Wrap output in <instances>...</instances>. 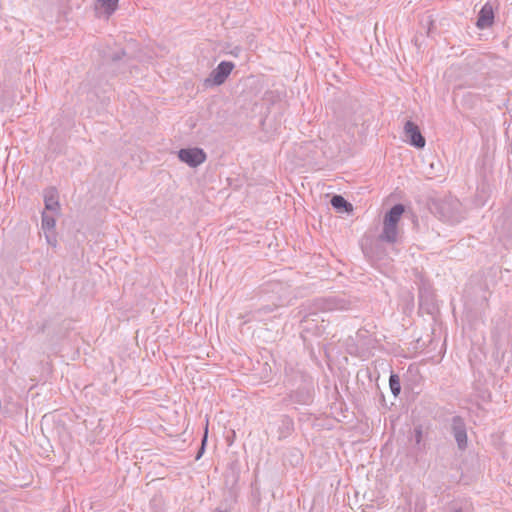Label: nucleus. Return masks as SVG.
I'll list each match as a JSON object with an SVG mask.
<instances>
[{"mask_svg":"<svg viewBox=\"0 0 512 512\" xmlns=\"http://www.w3.org/2000/svg\"><path fill=\"white\" fill-rule=\"evenodd\" d=\"M280 307L281 306L275 303L274 301L272 302V304L263 305L260 308L252 310L247 314L248 321L266 322L272 320L273 318L277 317L275 312Z\"/></svg>","mask_w":512,"mask_h":512,"instance_id":"12","label":"nucleus"},{"mask_svg":"<svg viewBox=\"0 0 512 512\" xmlns=\"http://www.w3.org/2000/svg\"><path fill=\"white\" fill-rule=\"evenodd\" d=\"M445 205H446V203H442V204L440 205V210H441V213H442V217H443V219H444L445 221H450V220H452V216H451V215H449V214H445V213H443V210L445 209Z\"/></svg>","mask_w":512,"mask_h":512,"instance_id":"25","label":"nucleus"},{"mask_svg":"<svg viewBox=\"0 0 512 512\" xmlns=\"http://www.w3.org/2000/svg\"><path fill=\"white\" fill-rule=\"evenodd\" d=\"M110 60L113 71H117L121 74L132 73L131 69L134 67L132 64L133 58L128 56L124 49L113 52L110 55Z\"/></svg>","mask_w":512,"mask_h":512,"instance_id":"9","label":"nucleus"},{"mask_svg":"<svg viewBox=\"0 0 512 512\" xmlns=\"http://www.w3.org/2000/svg\"><path fill=\"white\" fill-rule=\"evenodd\" d=\"M294 430V422L292 418L283 415L278 426V439L282 440L291 435Z\"/></svg>","mask_w":512,"mask_h":512,"instance_id":"16","label":"nucleus"},{"mask_svg":"<svg viewBox=\"0 0 512 512\" xmlns=\"http://www.w3.org/2000/svg\"><path fill=\"white\" fill-rule=\"evenodd\" d=\"M100 6L104 9L107 16H111L118 7L119 0H97Z\"/></svg>","mask_w":512,"mask_h":512,"instance_id":"19","label":"nucleus"},{"mask_svg":"<svg viewBox=\"0 0 512 512\" xmlns=\"http://www.w3.org/2000/svg\"><path fill=\"white\" fill-rule=\"evenodd\" d=\"M206 442H207V432L205 433V435H204V437L202 439L201 447H200V449H199V451H198V453H197V455L195 457L196 460H199L202 457V455H203V453L205 451Z\"/></svg>","mask_w":512,"mask_h":512,"instance_id":"24","label":"nucleus"},{"mask_svg":"<svg viewBox=\"0 0 512 512\" xmlns=\"http://www.w3.org/2000/svg\"><path fill=\"white\" fill-rule=\"evenodd\" d=\"M352 308V302L345 296L316 297L305 301L299 307L298 315L302 333L321 335L325 327L321 314L333 311H347Z\"/></svg>","mask_w":512,"mask_h":512,"instance_id":"1","label":"nucleus"},{"mask_svg":"<svg viewBox=\"0 0 512 512\" xmlns=\"http://www.w3.org/2000/svg\"><path fill=\"white\" fill-rule=\"evenodd\" d=\"M215 512H228V511H226V510H221V509L217 508V509L215 510Z\"/></svg>","mask_w":512,"mask_h":512,"instance_id":"27","label":"nucleus"},{"mask_svg":"<svg viewBox=\"0 0 512 512\" xmlns=\"http://www.w3.org/2000/svg\"><path fill=\"white\" fill-rule=\"evenodd\" d=\"M404 134L407 142L417 148L422 149L426 144L424 136L421 134L420 128L413 121L408 120L404 125Z\"/></svg>","mask_w":512,"mask_h":512,"instance_id":"11","label":"nucleus"},{"mask_svg":"<svg viewBox=\"0 0 512 512\" xmlns=\"http://www.w3.org/2000/svg\"><path fill=\"white\" fill-rule=\"evenodd\" d=\"M241 51L239 47H235V49L231 52L234 56H238V53Z\"/></svg>","mask_w":512,"mask_h":512,"instance_id":"26","label":"nucleus"},{"mask_svg":"<svg viewBox=\"0 0 512 512\" xmlns=\"http://www.w3.org/2000/svg\"><path fill=\"white\" fill-rule=\"evenodd\" d=\"M44 233H45V238H46L47 243L49 245H51V246H56L57 238H56L55 231H53V232H44Z\"/></svg>","mask_w":512,"mask_h":512,"instance_id":"22","label":"nucleus"},{"mask_svg":"<svg viewBox=\"0 0 512 512\" xmlns=\"http://www.w3.org/2000/svg\"><path fill=\"white\" fill-rule=\"evenodd\" d=\"M389 387H390L391 393L393 394L394 397H397L400 394V392H401L400 377L393 372L391 373V375L389 377Z\"/></svg>","mask_w":512,"mask_h":512,"instance_id":"20","label":"nucleus"},{"mask_svg":"<svg viewBox=\"0 0 512 512\" xmlns=\"http://www.w3.org/2000/svg\"><path fill=\"white\" fill-rule=\"evenodd\" d=\"M494 23V11L493 7L486 3L478 13L476 26L479 29H486L493 25Z\"/></svg>","mask_w":512,"mask_h":512,"instance_id":"14","label":"nucleus"},{"mask_svg":"<svg viewBox=\"0 0 512 512\" xmlns=\"http://www.w3.org/2000/svg\"><path fill=\"white\" fill-rule=\"evenodd\" d=\"M56 219L53 215L42 212L41 215V228L44 232L55 231Z\"/></svg>","mask_w":512,"mask_h":512,"instance_id":"18","label":"nucleus"},{"mask_svg":"<svg viewBox=\"0 0 512 512\" xmlns=\"http://www.w3.org/2000/svg\"><path fill=\"white\" fill-rule=\"evenodd\" d=\"M453 512H462L461 509H455Z\"/></svg>","mask_w":512,"mask_h":512,"instance_id":"29","label":"nucleus"},{"mask_svg":"<svg viewBox=\"0 0 512 512\" xmlns=\"http://www.w3.org/2000/svg\"><path fill=\"white\" fill-rule=\"evenodd\" d=\"M265 291L272 293V302L274 301L280 306H285L290 300V286L283 282L271 281L267 284Z\"/></svg>","mask_w":512,"mask_h":512,"instance_id":"7","label":"nucleus"},{"mask_svg":"<svg viewBox=\"0 0 512 512\" xmlns=\"http://www.w3.org/2000/svg\"><path fill=\"white\" fill-rule=\"evenodd\" d=\"M235 65L231 61H221L215 69L211 71L209 77H207L203 86L212 87V86H220L222 85L226 79L229 77Z\"/></svg>","mask_w":512,"mask_h":512,"instance_id":"4","label":"nucleus"},{"mask_svg":"<svg viewBox=\"0 0 512 512\" xmlns=\"http://www.w3.org/2000/svg\"><path fill=\"white\" fill-rule=\"evenodd\" d=\"M451 433L455 438L460 450H465L468 445L467 429L464 419L459 416H453L451 419Z\"/></svg>","mask_w":512,"mask_h":512,"instance_id":"10","label":"nucleus"},{"mask_svg":"<svg viewBox=\"0 0 512 512\" xmlns=\"http://www.w3.org/2000/svg\"><path fill=\"white\" fill-rule=\"evenodd\" d=\"M428 23H429L430 26H433V21L432 20H429Z\"/></svg>","mask_w":512,"mask_h":512,"instance_id":"28","label":"nucleus"},{"mask_svg":"<svg viewBox=\"0 0 512 512\" xmlns=\"http://www.w3.org/2000/svg\"><path fill=\"white\" fill-rule=\"evenodd\" d=\"M423 432H422V426H416L414 428V440L417 445H419L422 441Z\"/></svg>","mask_w":512,"mask_h":512,"instance_id":"23","label":"nucleus"},{"mask_svg":"<svg viewBox=\"0 0 512 512\" xmlns=\"http://www.w3.org/2000/svg\"><path fill=\"white\" fill-rule=\"evenodd\" d=\"M386 241L380 235L373 236L365 234L361 241L360 247L365 258L375 267L379 266L382 261L388 257L385 246Z\"/></svg>","mask_w":512,"mask_h":512,"instance_id":"3","label":"nucleus"},{"mask_svg":"<svg viewBox=\"0 0 512 512\" xmlns=\"http://www.w3.org/2000/svg\"><path fill=\"white\" fill-rule=\"evenodd\" d=\"M45 209L56 212L59 207L58 192L55 188H49L44 193Z\"/></svg>","mask_w":512,"mask_h":512,"instance_id":"15","label":"nucleus"},{"mask_svg":"<svg viewBox=\"0 0 512 512\" xmlns=\"http://www.w3.org/2000/svg\"><path fill=\"white\" fill-rule=\"evenodd\" d=\"M331 77L337 83L341 84V86H335V84L330 83L331 86H333L336 89V91L332 92L333 94H350V93H352V90L350 89L351 88L350 83H342L335 74H332Z\"/></svg>","mask_w":512,"mask_h":512,"instance_id":"21","label":"nucleus"},{"mask_svg":"<svg viewBox=\"0 0 512 512\" xmlns=\"http://www.w3.org/2000/svg\"><path fill=\"white\" fill-rule=\"evenodd\" d=\"M331 206L342 213H350L353 211V206L342 195H333L330 200Z\"/></svg>","mask_w":512,"mask_h":512,"instance_id":"17","label":"nucleus"},{"mask_svg":"<svg viewBox=\"0 0 512 512\" xmlns=\"http://www.w3.org/2000/svg\"><path fill=\"white\" fill-rule=\"evenodd\" d=\"M179 160L191 168H196L203 164L207 159L206 152L199 147L182 148L177 152Z\"/></svg>","mask_w":512,"mask_h":512,"instance_id":"5","label":"nucleus"},{"mask_svg":"<svg viewBox=\"0 0 512 512\" xmlns=\"http://www.w3.org/2000/svg\"><path fill=\"white\" fill-rule=\"evenodd\" d=\"M309 381H312V378L303 370L291 364L285 366L283 383L288 389L295 388Z\"/></svg>","mask_w":512,"mask_h":512,"instance_id":"6","label":"nucleus"},{"mask_svg":"<svg viewBox=\"0 0 512 512\" xmlns=\"http://www.w3.org/2000/svg\"><path fill=\"white\" fill-rule=\"evenodd\" d=\"M405 207L403 204L398 203L393 205L383 217V227L379 234L386 244L394 245L399 237V222L403 216Z\"/></svg>","mask_w":512,"mask_h":512,"instance_id":"2","label":"nucleus"},{"mask_svg":"<svg viewBox=\"0 0 512 512\" xmlns=\"http://www.w3.org/2000/svg\"><path fill=\"white\" fill-rule=\"evenodd\" d=\"M289 390L288 398L291 402L300 405H308L312 402L313 381L306 382Z\"/></svg>","mask_w":512,"mask_h":512,"instance_id":"8","label":"nucleus"},{"mask_svg":"<svg viewBox=\"0 0 512 512\" xmlns=\"http://www.w3.org/2000/svg\"><path fill=\"white\" fill-rule=\"evenodd\" d=\"M263 78L260 76L250 75L243 79L240 82L242 86L241 94H246L247 96H257L263 92Z\"/></svg>","mask_w":512,"mask_h":512,"instance_id":"13","label":"nucleus"}]
</instances>
